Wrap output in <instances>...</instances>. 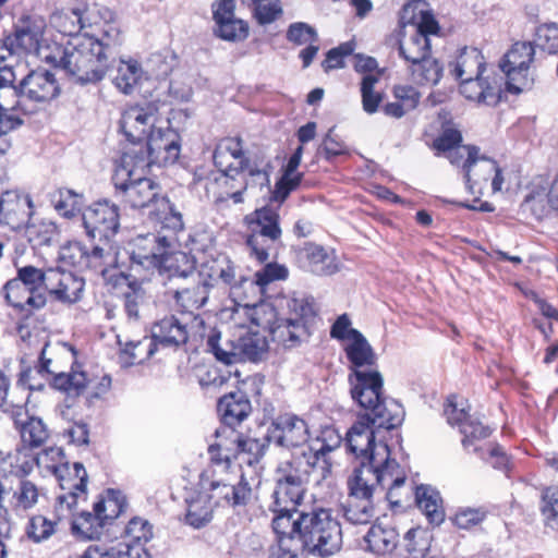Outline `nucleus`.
I'll return each instance as SVG.
<instances>
[{
	"label": "nucleus",
	"mask_w": 558,
	"mask_h": 558,
	"mask_svg": "<svg viewBox=\"0 0 558 558\" xmlns=\"http://www.w3.org/2000/svg\"><path fill=\"white\" fill-rule=\"evenodd\" d=\"M329 446L316 450H303L292 454L291 460L277 469L276 487L272 493L271 511H294L302 502L308 483L320 484L330 473V464L325 458Z\"/></svg>",
	"instance_id": "f257e3e1"
},
{
	"label": "nucleus",
	"mask_w": 558,
	"mask_h": 558,
	"mask_svg": "<svg viewBox=\"0 0 558 558\" xmlns=\"http://www.w3.org/2000/svg\"><path fill=\"white\" fill-rule=\"evenodd\" d=\"M351 397L366 411L364 418L373 426L393 429L401 425L404 410L396 400L384 397V378L377 369H354L349 375Z\"/></svg>",
	"instance_id": "f03ea898"
},
{
	"label": "nucleus",
	"mask_w": 558,
	"mask_h": 558,
	"mask_svg": "<svg viewBox=\"0 0 558 558\" xmlns=\"http://www.w3.org/2000/svg\"><path fill=\"white\" fill-rule=\"evenodd\" d=\"M105 45L88 34L57 46L45 60L63 70L76 83L99 82L105 73Z\"/></svg>",
	"instance_id": "7ed1b4c3"
},
{
	"label": "nucleus",
	"mask_w": 558,
	"mask_h": 558,
	"mask_svg": "<svg viewBox=\"0 0 558 558\" xmlns=\"http://www.w3.org/2000/svg\"><path fill=\"white\" fill-rule=\"evenodd\" d=\"M134 157L131 153H123L116 161L111 178L116 195L132 208H156L163 197L161 187L145 177L148 170L147 158L144 156L134 161Z\"/></svg>",
	"instance_id": "20e7f679"
},
{
	"label": "nucleus",
	"mask_w": 558,
	"mask_h": 558,
	"mask_svg": "<svg viewBox=\"0 0 558 558\" xmlns=\"http://www.w3.org/2000/svg\"><path fill=\"white\" fill-rule=\"evenodd\" d=\"M36 462L39 466L51 472L59 482L62 494L57 497L60 508L73 509L80 497L86 495L87 472L80 462L70 464L63 461V452L59 448H50L40 453Z\"/></svg>",
	"instance_id": "39448f33"
},
{
	"label": "nucleus",
	"mask_w": 558,
	"mask_h": 558,
	"mask_svg": "<svg viewBox=\"0 0 558 558\" xmlns=\"http://www.w3.org/2000/svg\"><path fill=\"white\" fill-rule=\"evenodd\" d=\"M299 539L305 551L328 557L341 549V525L330 510L319 509L303 513Z\"/></svg>",
	"instance_id": "423d86ee"
},
{
	"label": "nucleus",
	"mask_w": 558,
	"mask_h": 558,
	"mask_svg": "<svg viewBox=\"0 0 558 558\" xmlns=\"http://www.w3.org/2000/svg\"><path fill=\"white\" fill-rule=\"evenodd\" d=\"M399 54L409 64L413 80L420 84H437L442 68L430 58L429 38L422 33H413L399 41Z\"/></svg>",
	"instance_id": "0eeeda50"
},
{
	"label": "nucleus",
	"mask_w": 558,
	"mask_h": 558,
	"mask_svg": "<svg viewBox=\"0 0 558 558\" xmlns=\"http://www.w3.org/2000/svg\"><path fill=\"white\" fill-rule=\"evenodd\" d=\"M199 484L215 508L245 506L252 497V488L243 475L231 482L230 478L217 477L216 470L206 471Z\"/></svg>",
	"instance_id": "6e6552de"
},
{
	"label": "nucleus",
	"mask_w": 558,
	"mask_h": 558,
	"mask_svg": "<svg viewBox=\"0 0 558 558\" xmlns=\"http://www.w3.org/2000/svg\"><path fill=\"white\" fill-rule=\"evenodd\" d=\"M146 150L140 144L137 147H129L124 153L134 155V161L140 157H146L148 168L154 165L174 163L180 156V135L170 128H155L147 135Z\"/></svg>",
	"instance_id": "1a4fd4ad"
},
{
	"label": "nucleus",
	"mask_w": 558,
	"mask_h": 558,
	"mask_svg": "<svg viewBox=\"0 0 558 558\" xmlns=\"http://www.w3.org/2000/svg\"><path fill=\"white\" fill-rule=\"evenodd\" d=\"M535 54L534 45L531 41H517L505 54L500 62V69L507 77V89L519 94L531 86L529 68Z\"/></svg>",
	"instance_id": "9d476101"
},
{
	"label": "nucleus",
	"mask_w": 558,
	"mask_h": 558,
	"mask_svg": "<svg viewBox=\"0 0 558 558\" xmlns=\"http://www.w3.org/2000/svg\"><path fill=\"white\" fill-rule=\"evenodd\" d=\"M171 243L167 235L159 233H147L138 235L135 242V250L132 259L143 267L149 269L155 267H172L173 259L186 260L184 253L169 254Z\"/></svg>",
	"instance_id": "9b49d317"
},
{
	"label": "nucleus",
	"mask_w": 558,
	"mask_h": 558,
	"mask_svg": "<svg viewBox=\"0 0 558 558\" xmlns=\"http://www.w3.org/2000/svg\"><path fill=\"white\" fill-rule=\"evenodd\" d=\"M269 437L272 442L281 448L286 449H301L300 454L303 450H308L310 447L304 448V445L308 440V427L306 422L292 413H284L278 415L270 424ZM311 450H313L311 448Z\"/></svg>",
	"instance_id": "f8f14e48"
},
{
	"label": "nucleus",
	"mask_w": 558,
	"mask_h": 558,
	"mask_svg": "<svg viewBox=\"0 0 558 558\" xmlns=\"http://www.w3.org/2000/svg\"><path fill=\"white\" fill-rule=\"evenodd\" d=\"M158 107L154 102L133 106L125 109L120 120V128L131 147H137L149 132L156 128Z\"/></svg>",
	"instance_id": "ddd939ff"
},
{
	"label": "nucleus",
	"mask_w": 558,
	"mask_h": 558,
	"mask_svg": "<svg viewBox=\"0 0 558 558\" xmlns=\"http://www.w3.org/2000/svg\"><path fill=\"white\" fill-rule=\"evenodd\" d=\"M180 274L191 276L190 284L174 290L173 299L183 313H189L197 320L198 316L193 315V313L207 303L213 283L192 268L190 270H183Z\"/></svg>",
	"instance_id": "4468645a"
},
{
	"label": "nucleus",
	"mask_w": 558,
	"mask_h": 558,
	"mask_svg": "<svg viewBox=\"0 0 558 558\" xmlns=\"http://www.w3.org/2000/svg\"><path fill=\"white\" fill-rule=\"evenodd\" d=\"M213 158L219 171L235 174L244 173L252 162L243 148V140L239 136L220 140Z\"/></svg>",
	"instance_id": "2eb2a0df"
},
{
	"label": "nucleus",
	"mask_w": 558,
	"mask_h": 558,
	"mask_svg": "<svg viewBox=\"0 0 558 558\" xmlns=\"http://www.w3.org/2000/svg\"><path fill=\"white\" fill-rule=\"evenodd\" d=\"M20 100L21 97H26L37 102H45L53 99L59 94V85L52 74L46 70H37L31 72L22 80L20 86H16Z\"/></svg>",
	"instance_id": "dca6fc26"
},
{
	"label": "nucleus",
	"mask_w": 558,
	"mask_h": 558,
	"mask_svg": "<svg viewBox=\"0 0 558 558\" xmlns=\"http://www.w3.org/2000/svg\"><path fill=\"white\" fill-rule=\"evenodd\" d=\"M32 199L17 191H5L0 195V225L12 230L24 227L31 217Z\"/></svg>",
	"instance_id": "f3484780"
},
{
	"label": "nucleus",
	"mask_w": 558,
	"mask_h": 558,
	"mask_svg": "<svg viewBox=\"0 0 558 558\" xmlns=\"http://www.w3.org/2000/svg\"><path fill=\"white\" fill-rule=\"evenodd\" d=\"M367 463L373 466L376 478L383 475V483L379 487H388L391 490L400 487L405 482V474L395 459H390V451L386 444H380L368 457Z\"/></svg>",
	"instance_id": "a211bd4d"
},
{
	"label": "nucleus",
	"mask_w": 558,
	"mask_h": 558,
	"mask_svg": "<svg viewBox=\"0 0 558 558\" xmlns=\"http://www.w3.org/2000/svg\"><path fill=\"white\" fill-rule=\"evenodd\" d=\"M59 260L64 266L80 269H99V274L105 276V268L102 267L104 250L98 245L94 246L90 252H87L81 243L69 242L68 244L61 246L59 252Z\"/></svg>",
	"instance_id": "6ab92c4d"
},
{
	"label": "nucleus",
	"mask_w": 558,
	"mask_h": 558,
	"mask_svg": "<svg viewBox=\"0 0 558 558\" xmlns=\"http://www.w3.org/2000/svg\"><path fill=\"white\" fill-rule=\"evenodd\" d=\"M83 289V279L72 271H66L61 267L48 269L47 292L54 295L59 301L76 302L81 298Z\"/></svg>",
	"instance_id": "aec40b11"
},
{
	"label": "nucleus",
	"mask_w": 558,
	"mask_h": 558,
	"mask_svg": "<svg viewBox=\"0 0 558 558\" xmlns=\"http://www.w3.org/2000/svg\"><path fill=\"white\" fill-rule=\"evenodd\" d=\"M107 284L111 287L112 293L124 299V306L130 317L137 318L140 306L145 302V292L141 284L131 279L123 271L110 275Z\"/></svg>",
	"instance_id": "412c9836"
},
{
	"label": "nucleus",
	"mask_w": 558,
	"mask_h": 558,
	"mask_svg": "<svg viewBox=\"0 0 558 558\" xmlns=\"http://www.w3.org/2000/svg\"><path fill=\"white\" fill-rule=\"evenodd\" d=\"M48 344L46 343L39 356V366L36 369L40 375H52V384L56 389L78 396L86 387V375L82 372L63 373L50 368L51 359L47 357Z\"/></svg>",
	"instance_id": "4be33fe9"
},
{
	"label": "nucleus",
	"mask_w": 558,
	"mask_h": 558,
	"mask_svg": "<svg viewBox=\"0 0 558 558\" xmlns=\"http://www.w3.org/2000/svg\"><path fill=\"white\" fill-rule=\"evenodd\" d=\"M73 533L82 539H100L105 531V497L94 504L93 511L81 512L72 522Z\"/></svg>",
	"instance_id": "5701e85b"
},
{
	"label": "nucleus",
	"mask_w": 558,
	"mask_h": 558,
	"mask_svg": "<svg viewBox=\"0 0 558 558\" xmlns=\"http://www.w3.org/2000/svg\"><path fill=\"white\" fill-rule=\"evenodd\" d=\"M151 336L157 344L179 348L189 339L187 323L174 315L165 316L153 325Z\"/></svg>",
	"instance_id": "b1692460"
},
{
	"label": "nucleus",
	"mask_w": 558,
	"mask_h": 558,
	"mask_svg": "<svg viewBox=\"0 0 558 558\" xmlns=\"http://www.w3.org/2000/svg\"><path fill=\"white\" fill-rule=\"evenodd\" d=\"M445 414L450 425H459L460 432L464 435L462 444L466 447L474 439H484L490 435L488 426L472 418L464 409H458L457 403L451 399L445 408Z\"/></svg>",
	"instance_id": "393cba45"
},
{
	"label": "nucleus",
	"mask_w": 558,
	"mask_h": 558,
	"mask_svg": "<svg viewBox=\"0 0 558 558\" xmlns=\"http://www.w3.org/2000/svg\"><path fill=\"white\" fill-rule=\"evenodd\" d=\"M20 58V52L14 47L11 38L9 36L0 39V96L11 95L13 98H16L19 92L14 82L16 80V75L13 71L14 66L17 64Z\"/></svg>",
	"instance_id": "a878e982"
},
{
	"label": "nucleus",
	"mask_w": 558,
	"mask_h": 558,
	"mask_svg": "<svg viewBox=\"0 0 558 558\" xmlns=\"http://www.w3.org/2000/svg\"><path fill=\"white\" fill-rule=\"evenodd\" d=\"M217 408L223 424L233 428L246 420L252 411L251 402L242 391L225 395Z\"/></svg>",
	"instance_id": "bb28decb"
},
{
	"label": "nucleus",
	"mask_w": 558,
	"mask_h": 558,
	"mask_svg": "<svg viewBox=\"0 0 558 558\" xmlns=\"http://www.w3.org/2000/svg\"><path fill=\"white\" fill-rule=\"evenodd\" d=\"M3 291L5 301L11 306L21 311L32 312L34 310H39L44 307L47 302L45 294L34 293L16 277L4 284Z\"/></svg>",
	"instance_id": "cd10ccee"
},
{
	"label": "nucleus",
	"mask_w": 558,
	"mask_h": 558,
	"mask_svg": "<svg viewBox=\"0 0 558 558\" xmlns=\"http://www.w3.org/2000/svg\"><path fill=\"white\" fill-rule=\"evenodd\" d=\"M375 426L367 420L356 422L347 434V445L356 457H363L367 462L372 452L381 444L375 442Z\"/></svg>",
	"instance_id": "c85d7f7f"
},
{
	"label": "nucleus",
	"mask_w": 558,
	"mask_h": 558,
	"mask_svg": "<svg viewBox=\"0 0 558 558\" xmlns=\"http://www.w3.org/2000/svg\"><path fill=\"white\" fill-rule=\"evenodd\" d=\"M449 73L456 80L480 76L485 70L484 57L477 48L464 47L448 65Z\"/></svg>",
	"instance_id": "c756f323"
},
{
	"label": "nucleus",
	"mask_w": 558,
	"mask_h": 558,
	"mask_svg": "<svg viewBox=\"0 0 558 558\" xmlns=\"http://www.w3.org/2000/svg\"><path fill=\"white\" fill-rule=\"evenodd\" d=\"M271 339L284 348L292 349L306 341L311 335L306 325H300L298 319H279L270 328Z\"/></svg>",
	"instance_id": "7c9ffc66"
},
{
	"label": "nucleus",
	"mask_w": 558,
	"mask_h": 558,
	"mask_svg": "<svg viewBox=\"0 0 558 558\" xmlns=\"http://www.w3.org/2000/svg\"><path fill=\"white\" fill-rule=\"evenodd\" d=\"M378 483H383V475L376 478L373 466L362 461L348 478L349 496L373 499L375 490L379 487Z\"/></svg>",
	"instance_id": "2f4dec72"
},
{
	"label": "nucleus",
	"mask_w": 558,
	"mask_h": 558,
	"mask_svg": "<svg viewBox=\"0 0 558 558\" xmlns=\"http://www.w3.org/2000/svg\"><path fill=\"white\" fill-rule=\"evenodd\" d=\"M245 221L248 227V234L269 236L271 239L281 238L279 215L277 210L270 207L256 209L254 213L245 217Z\"/></svg>",
	"instance_id": "473e14b6"
},
{
	"label": "nucleus",
	"mask_w": 558,
	"mask_h": 558,
	"mask_svg": "<svg viewBox=\"0 0 558 558\" xmlns=\"http://www.w3.org/2000/svg\"><path fill=\"white\" fill-rule=\"evenodd\" d=\"M367 549L376 555L392 553L399 542V534L391 525L373 524L364 536Z\"/></svg>",
	"instance_id": "72a5a7b5"
},
{
	"label": "nucleus",
	"mask_w": 558,
	"mask_h": 558,
	"mask_svg": "<svg viewBox=\"0 0 558 558\" xmlns=\"http://www.w3.org/2000/svg\"><path fill=\"white\" fill-rule=\"evenodd\" d=\"M117 342L120 347L118 361L122 367L143 363L154 354L155 344H157L153 337H145L138 341H128L123 344L119 335H117Z\"/></svg>",
	"instance_id": "f704fd0d"
},
{
	"label": "nucleus",
	"mask_w": 558,
	"mask_h": 558,
	"mask_svg": "<svg viewBox=\"0 0 558 558\" xmlns=\"http://www.w3.org/2000/svg\"><path fill=\"white\" fill-rule=\"evenodd\" d=\"M351 340L345 347V354L351 363V373L364 366L376 364L377 355L366 338L359 330L350 331Z\"/></svg>",
	"instance_id": "c9c22d12"
},
{
	"label": "nucleus",
	"mask_w": 558,
	"mask_h": 558,
	"mask_svg": "<svg viewBox=\"0 0 558 558\" xmlns=\"http://www.w3.org/2000/svg\"><path fill=\"white\" fill-rule=\"evenodd\" d=\"M460 93L470 100L485 105H496L499 101L498 89L490 86L482 75L461 80Z\"/></svg>",
	"instance_id": "e433bc0d"
},
{
	"label": "nucleus",
	"mask_w": 558,
	"mask_h": 558,
	"mask_svg": "<svg viewBox=\"0 0 558 558\" xmlns=\"http://www.w3.org/2000/svg\"><path fill=\"white\" fill-rule=\"evenodd\" d=\"M186 502L185 521L189 525L199 529L211 521L215 506L203 490L196 492Z\"/></svg>",
	"instance_id": "4c0bfd02"
},
{
	"label": "nucleus",
	"mask_w": 558,
	"mask_h": 558,
	"mask_svg": "<svg viewBox=\"0 0 558 558\" xmlns=\"http://www.w3.org/2000/svg\"><path fill=\"white\" fill-rule=\"evenodd\" d=\"M275 517L272 519V530L277 535L278 541L289 538V541H296L300 538L302 532L301 523H303V513L295 509L294 511H272Z\"/></svg>",
	"instance_id": "58836bf2"
},
{
	"label": "nucleus",
	"mask_w": 558,
	"mask_h": 558,
	"mask_svg": "<svg viewBox=\"0 0 558 558\" xmlns=\"http://www.w3.org/2000/svg\"><path fill=\"white\" fill-rule=\"evenodd\" d=\"M471 167V181L465 180L468 190L473 195L482 194L494 172H496L497 162L478 154Z\"/></svg>",
	"instance_id": "ea45409f"
},
{
	"label": "nucleus",
	"mask_w": 558,
	"mask_h": 558,
	"mask_svg": "<svg viewBox=\"0 0 558 558\" xmlns=\"http://www.w3.org/2000/svg\"><path fill=\"white\" fill-rule=\"evenodd\" d=\"M415 499L418 508L425 513L430 523L439 524L442 522L441 498L436 489L428 485L417 486Z\"/></svg>",
	"instance_id": "a19ab883"
},
{
	"label": "nucleus",
	"mask_w": 558,
	"mask_h": 558,
	"mask_svg": "<svg viewBox=\"0 0 558 558\" xmlns=\"http://www.w3.org/2000/svg\"><path fill=\"white\" fill-rule=\"evenodd\" d=\"M266 337L255 332L246 333L236 340L238 362H257L267 353Z\"/></svg>",
	"instance_id": "79ce46f5"
},
{
	"label": "nucleus",
	"mask_w": 558,
	"mask_h": 558,
	"mask_svg": "<svg viewBox=\"0 0 558 558\" xmlns=\"http://www.w3.org/2000/svg\"><path fill=\"white\" fill-rule=\"evenodd\" d=\"M239 175H241L239 189L230 194V198L235 204L243 202V193L250 189H259V191H262L266 187L269 190V173L258 168L257 165L253 162L250 163V167L245 169L244 173H240Z\"/></svg>",
	"instance_id": "37998d69"
},
{
	"label": "nucleus",
	"mask_w": 558,
	"mask_h": 558,
	"mask_svg": "<svg viewBox=\"0 0 558 558\" xmlns=\"http://www.w3.org/2000/svg\"><path fill=\"white\" fill-rule=\"evenodd\" d=\"M307 267L310 271L318 276L332 275L338 267L335 257L329 254L323 246L308 243L304 247Z\"/></svg>",
	"instance_id": "c03bdc74"
},
{
	"label": "nucleus",
	"mask_w": 558,
	"mask_h": 558,
	"mask_svg": "<svg viewBox=\"0 0 558 558\" xmlns=\"http://www.w3.org/2000/svg\"><path fill=\"white\" fill-rule=\"evenodd\" d=\"M344 519L351 524H367L372 521L375 509L373 499L348 496L341 505Z\"/></svg>",
	"instance_id": "a18cd8bd"
},
{
	"label": "nucleus",
	"mask_w": 558,
	"mask_h": 558,
	"mask_svg": "<svg viewBox=\"0 0 558 558\" xmlns=\"http://www.w3.org/2000/svg\"><path fill=\"white\" fill-rule=\"evenodd\" d=\"M301 162L299 157L292 155L286 166L284 173L281 179L276 183L272 191V199L278 203L284 202L289 194L294 191L302 179L301 173H296V169Z\"/></svg>",
	"instance_id": "49530a36"
},
{
	"label": "nucleus",
	"mask_w": 558,
	"mask_h": 558,
	"mask_svg": "<svg viewBox=\"0 0 558 558\" xmlns=\"http://www.w3.org/2000/svg\"><path fill=\"white\" fill-rule=\"evenodd\" d=\"M270 442L272 440L268 430L260 438L241 435L240 440H238L239 456L250 465L258 463L265 456Z\"/></svg>",
	"instance_id": "de8ad7c7"
},
{
	"label": "nucleus",
	"mask_w": 558,
	"mask_h": 558,
	"mask_svg": "<svg viewBox=\"0 0 558 558\" xmlns=\"http://www.w3.org/2000/svg\"><path fill=\"white\" fill-rule=\"evenodd\" d=\"M49 23L59 33L68 36L77 35L84 27L82 13L78 9L56 11L50 15Z\"/></svg>",
	"instance_id": "09e8293b"
},
{
	"label": "nucleus",
	"mask_w": 558,
	"mask_h": 558,
	"mask_svg": "<svg viewBox=\"0 0 558 558\" xmlns=\"http://www.w3.org/2000/svg\"><path fill=\"white\" fill-rule=\"evenodd\" d=\"M20 106L21 100L11 95L0 96V136L22 125L23 120L17 112Z\"/></svg>",
	"instance_id": "8fccbe9b"
},
{
	"label": "nucleus",
	"mask_w": 558,
	"mask_h": 558,
	"mask_svg": "<svg viewBox=\"0 0 558 558\" xmlns=\"http://www.w3.org/2000/svg\"><path fill=\"white\" fill-rule=\"evenodd\" d=\"M16 266V278L34 293L46 295L48 269L43 270L32 265Z\"/></svg>",
	"instance_id": "3c124183"
},
{
	"label": "nucleus",
	"mask_w": 558,
	"mask_h": 558,
	"mask_svg": "<svg viewBox=\"0 0 558 558\" xmlns=\"http://www.w3.org/2000/svg\"><path fill=\"white\" fill-rule=\"evenodd\" d=\"M217 441L211 444L208 452L221 450L223 459H235L239 457L238 440L241 434H238L233 427L225 426L216 430Z\"/></svg>",
	"instance_id": "603ef678"
},
{
	"label": "nucleus",
	"mask_w": 558,
	"mask_h": 558,
	"mask_svg": "<svg viewBox=\"0 0 558 558\" xmlns=\"http://www.w3.org/2000/svg\"><path fill=\"white\" fill-rule=\"evenodd\" d=\"M19 52L36 51L41 38V31L35 25L26 24L16 27L15 32L9 35Z\"/></svg>",
	"instance_id": "864d4df0"
},
{
	"label": "nucleus",
	"mask_w": 558,
	"mask_h": 558,
	"mask_svg": "<svg viewBox=\"0 0 558 558\" xmlns=\"http://www.w3.org/2000/svg\"><path fill=\"white\" fill-rule=\"evenodd\" d=\"M117 72V75L112 78L114 86L124 94L132 93L142 74L138 63L135 61H120Z\"/></svg>",
	"instance_id": "5fc2aeb1"
},
{
	"label": "nucleus",
	"mask_w": 558,
	"mask_h": 558,
	"mask_svg": "<svg viewBox=\"0 0 558 558\" xmlns=\"http://www.w3.org/2000/svg\"><path fill=\"white\" fill-rule=\"evenodd\" d=\"M20 433L23 444L31 448L41 446L49 436L47 426L38 417H29L26 422L22 423Z\"/></svg>",
	"instance_id": "6e6d98bb"
},
{
	"label": "nucleus",
	"mask_w": 558,
	"mask_h": 558,
	"mask_svg": "<svg viewBox=\"0 0 558 558\" xmlns=\"http://www.w3.org/2000/svg\"><path fill=\"white\" fill-rule=\"evenodd\" d=\"M207 348L215 357L227 365L238 363L236 341L226 340L221 342L219 332H213L207 339Z\"/></svg>",
	"instance_id": "4d7b16f0"
},
{
	"label": "nucleus",
	"mask_w": 558,
	"mask_h": 558,
	"mask_svg": "<svg viewBox=\"0 0 558 558\" xmlns=\"http://www.w3.org/2000/svg\"><path fill=\"white\" fill-rule=\"evenodd\" d=\"M81 195L69 189H59L52 195L54 209L66 218L74 217L82 206Z\"/></svg>",
	"instance_id": "13d9d810"
},
{
	"label": "nucleus",
	"mask_w": 558,
	"mask_h": 558,
	"mask_svg": "<svg viewBox=\"0 0 558 558\" xmlns=\"http://www.w3.org/2000/svg\"><path fill=\"white\" fill-rule=\"evenodd\" d=\"M101 207L102 205L97 203L83 213V226L90 240H101L105 236V210Z\"/></svg>",
	"instance_id": "bf43d9fd"
},
{
	"label": "nucleus",
	"mask_w": 558,
	"mask_h": 558,
	"mask_svg": "<svg viewBox=\"0 0 558 558\" xmlns=\"http://www.w3.org/2000/svg\"><path fill=\"white\" fill-rule=\"evenodd\" d=\"M375 74H365L361 82L362 105L365 112L375 113L383 100L381 94L374 90L378 83Z\"/></svg>",
	"instance_id": "052dcab7"
},
{
	"label": "nucleus",
	"mask_w": 558,
	"mask_h": 558,
	"mask_svg": "<svg viewBox=\"0 0 558 558\" xmlns=\"http://www.w3.org/2000/svg\"><path fill=\"white\" fill-rule=\"evenodd\" d=\"M480 148L472 145L458 146L447 151V158L454 166H462L465 180L471 181L472 162L477 157Z\"/></svg>",
	"instance_id": "680f3d73"
},
{
	"label": "nucleus",
	"mask_w": 558,
	"mask_h": 558,
	"mask_svg": "<svg viewBox=\"0 0 558 558\" xmlns=\"http://www.w3.org/2000/svg\"><path fill=\"white\" fill-rule=\"evenodd\" d=\"M27 234L34 245H49L57 235V226L49 220H43L38 223H26Z\"/></svg>",
	"instance_id": "e2e57ef3"
},
{
	"label": "nucleus",
	"mask_w": 558,
	"mask_h": 558,
	"mask_svg": "<svg viewBox=\"0 0 558 558\" xmlns=\"http://www.w3.org/2000/svg\"><path fill=\"white\" fill-rule=\"evenodd\" d=\"M56 521L44 515H34L28 522L26 534L35 543H40L48 539L56 532Z\"/></svg>",
	"instance_id": "0e129e2a"
},
{
	"label": "nucleus",
	"mask_w": 558,
	"mask_h": 558,
	"mask_svg": "<svg viewBox=\"0 0 558 558\" xmlns=\"http://www.w3.org/2000/svg\"><path fill=\"white\" fill-rule=\"evenodd\" d=\"M122 539L134 544L148 542L153 537V526L142 518H133L124 529Z\"/></svg>",
	"instance_id": "69168bd1"
},
{
	"label": "nucleus",
	"mask_w": 558,
	"mask_h": 558,
	"mask_svg": "<svg viewBox=\"0 0 558 558\" xmlns=\"http://www.w3.org/2000/svg\"><path fill=\"white\" fill-rule=\"evenodd\" d=\"M534 44L548 53L558 52V24H545L537 27Z\"/></svg>",
	"instance_id": "338daca9"
},
{
	"label": "nucleus",
	"mask_w": 558,
	"mask_h": 558,
	"mask_svg": "<svg viewBox=\"0 0 558 558\" xmlns=\"http://www.w3.org/2000/svg\"><path fill=\"white\" fill-rule=\"evenodd\" d=\"M107 558H149L142 544H134L126 539L107 547Z\"/></svg>",
	"instance_id": "774afa93"
}]
</instances>
